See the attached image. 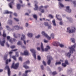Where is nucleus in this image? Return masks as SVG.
<instances>
[{"mask_svg": "<svg viewBox=\"0 0 76 76\" xmlns=\"http://www.w3.org/2000/svg\"><path fill=\"white\" fill-rule=\"evenodd\" d=\"M28 36L30 38H31V37H32L33 34L31 33H28Z\"/></svg>", "mask_w": 76, "mask_h": 76, "instance_id": "aec40b11", "label": "nucleus"}, {"mask_svg": "<svg viewBox=\"0 0 76 76\" xmlns=\"http://www.w3.org/2000/svg\"><path fill=\"white\" fill-rule=\"evenodd\" d=\"M76 30V28L74 27H72L71 28V30H69V34H72L75 32V30Z\"/></svg>", "mask_w": 76, "mask_h": 76, "instance_id": "0eeeda50", "label": "nucleus"}, {"mask_svg": "<svg viewBox=\"0 0 76 76\" xmlns=\"http://www.w3.org/2000/svg\"><path fill=\"white\" fill-rule=\"evenodd\" d=\"M31 72V70H26L25 71V73L23 74V76H28L27 75V73H28V72Z\"/></svg>", "mask_w": 76, "mask_h": 76, "instance_id": "2eb2a0df", "label": "nucleus"}, {"mask_svg": "<svg viewBox=\"0 0 76 76\" xmlns=\"http://www.w3.org/2000/svg\"><path fill=\"white\" fill-rule=\"evenodd\" d=\"M0 43L1 46H4V43H5V40H4L2 42L0 41Z\"/></svg>", "mask_w": 76, "mask_h": 76, "instance_id": "a211bd4d", "label": "nucleus"}, {"mask_svg": "<svg viewBox=\"0 0 76 76\" xmlns=\"http://www.w3.org/2000/svg\"><path fill=\"white\" fill-rule=\"evenodd\" d=\"M52 75H57V72H56V71H54L52 73Z\"/></svg>", "mask_w": 76, "mask_h": 76, "instance_id": "bb28decb", "label": "nucleus"}, {"mask_svg": "<svg viewBox=\"0 0 76 76\" xmlns=\"http://www.w3.org/2000/svg\"><path fill=\"white\" fill-rule=\"evenodd\" d=\"M71 40L72 41V42L73 43H75V39L73 38H71Z\"/></svg>", "mask_w": 76, "mask_h": 76, "instance_id": "473e14b6", "label": "nucleus"}, {"mask_svg": "<svg viewBox=\"0 0 76 76\" xmlns=\"http://www.w3.org/2000/svg\"><path fill=\"white\" fill-rule=\"evenodd\" d=\"M44 24L45 26H48L49 25L48 22H45L44 23Z\"/></svg>", "mask_w": 76, "mask_h": 76, "instance_id": "5701e85b", "label": "nucleus"}, {"mask_svg": "<svg viewBox=\"0 0 76 76\" xmlns=\"http://www.w3.org/2000/svg\"><path fill=\"white\" fill-rule=\"evenodd\" d=\"M33 18L34 19H35L36 20H37V16L36 15H33Z\"/></svg>", "mask_w": 76, "mask_h": 76, "instance_id": "c85d7f7f", "label": "nucleus"}, {"mask_svg": "<svg viewBox=\"0 0 76 76\" xmlns=\"http://www.w3.org/2000/svg\"><path fill=\"white\" fill-rule=\"evenodd\" d=\"M60 25H63V22L62 21H61L59 23Z\"/></svg>", "mask_w": 76, "mask_h": 76, "instance_id": "69168bd1", "label": "nucleus"}, {"mask_svg": "<svg viewBox=\"0 0 76 76\" xmlns=\"http://www.w3.org/2000/svg\"><path fill=\"white\" fill-rule=\"evenodd\" d=\"M18 36L17 37L16 36L15 34H14L13 36L15 38H17V37H20V35L19 34H18Z\"/></svg>", "mask_w": 76, "mask_h": 76, "instance_id": "b1692460", "label": "nucleus"}, {"mask_svg": "<svg viewBox=\"0 0 76 76\" xmlns=\"http://www.w3.org/2000/svg\"><path fill=\"white\" fill-rule=\"evenodd\" d=\"M7 55H5L4 57V60H6L7 59Z\"/></svg>", "mask_w": 76, "mask_h": 76, "instance_id": "e433bc0d", "label": "nucleus"}, {"mask_svg": "<svg viewBox=\"0 0 76 76\" xmlns=\"http://www.w3.org/2000/svg\"><path fill=\"white\" fill-rule=\"evenodd\" d=\"M41 68L42 70H44V66H43V65L41 66Z\"/></svg>", "mask_w": 76, "mask_h": 76, "instance_id": "864d4df0", "label": "nucleus"}, {"mask_svg": "<svg viewBox=\"0 0 76 76\" xmlns=\"http://www.w3.org/2000/svg\"><path fill=\"white\" fill-rule=\"evenodd\" d=\"M20 7H21V5H20V4H17V7L18 9L19 10V9H20Z\"/></svg>", "mask_w": 76, "mask_h": 76, "instance_id": "6ab92c4d", "label": "nucleus"}, {"mask_svg": "<svg viewBox=\"0 0 76 76\" xmlns=\"http://www.w3.org/2000/svg\"><path fill=\"white\" fill-rule=\"evenodd\" d=\"M48 6L47 5V6H45L44 7V8H45V9H46V8H47V7H48Z\"/></svg>", "mask_w": 76, "mask_h": 76, "instance_id": "052dcab7", "label": "nucleus"}, {"mask_svg": "<svg viewBox=\"0 0 76 76\" xmlns=\"http://www.w3.org/2000/svg\"><path fill=\"white\" fill-rule=\"evenodd\" d=\"M29 61L28 60L26 62L24 63L23 67H24L26 69H29V66H27L26 65H25V64H29L30 63Z\"/></svg>", "mask_w": 76, "mask_h": 76, "instance_id": "423d86ee", "label": "nucleus"}, {"mask_svg": "<svg viewBox=\"0 0 76 76\" xmlns=\"http://www.w3.org/2000/svg\"><path fill=\"white\" fill-rule=\"evenodd\" d=\"M17 50H18V49H16L14 50H12V51H17Z\"/></svg>", "mask_w": 76, "mask_h": 76, "instance_id": "e2e57ef3", "label": "nucleus"}, {"mask_svg": "<svg viewBox=\"0 0 76 76\" xmlns=\"http://www.w3.org/2000/svg\"><path fill=\"white\" fill-rule=\"evenodd\" d=\"M30 51L32 53H33V55L34 58L36 59V55L35 54L36 52L35 51V50L33 49H32L30 50Z\"/></svg>", "mask_w": 76, "mask_h": 76, "instance_id": "1a4fd4ad", "label": "nucleus"}, {"mask_svg": "<svg viewBox=\"0 0 76 76\" xmlns=\"http://www.w3.org/2000/svg\"><path fill=\"white\" fill-rule=\"evenodd\" d=\"M37 50H38V51H40V50H41V48H40L39 47H38L37 48Z\"/></svg>", "mask_w": 76, "mask_h": 76, "instance_id": "a18cd8bd", "label": "nucleus"}, {"mask_svg": "<svg viewBox=\"0 0 76 76\" xmlns=\"http://www.w3.org/2000/svg\"><path fill=\"white\" fill-rule=\"evenodd\" d=\"M38 2H37L36 4H35L34 6L35 7L34 8V10H37L38 8V6L37 5Z\"/></svg>", "mask_w": 76, "mask_h": 76, "instance_id": "dca6fc26", "label": "nucleus"}, {"mask_svg": "<svg viewBox=\"0 0 76 76\" xmlns=\"http://www.w3.org/2000/svg\"><path fill=\"white\" fill-rule=\"evenodd\" d=\"M14 19L17 22H19V20L18 19L16 18H14Z\"/></svg>", "mask_w": 76, "mask_h": 76, "instance_id": "79ce46f5", "label": "nucleus"}, {"mask_svg": "<svg viewBox=\"0 0 76 76\" xmlns=\"http://www.w3.org/2000/svg\"><path fill=\"white\" fill-rule=\"evenodd\" d=\"M42 34H43V35H44V37H46V38H47L48 39H51V37L48 36V35H47V34L45 33V31H42Z\"/></svg>", "mask_w": 76, "mask_h": 76, "instance_id": "6e6552de", "label": "nucleus"}, {"mask_svg": "<svg viewBox=\"0 0 76 76\" xmlns=\"http://www.w3.org/2000/svg\"><path fill=\"white\" fill-rule=\"evenodd\" d=\"M26 27H27L28 26V23H26Z\"/></svg>", "mask_w": 76, "mask_h": 76, "instance_id": "774afa93", "label": "nucleus"}, {"mask_svg": "<svg viewBox=\"0 0 76 76\" xmlns=\"http://www.w3.org/2000/svg\"><path fill=\"white\" fill-rule=\"evenodd\" d=\"M6 64H8V60L7 59V60H6Z\"/></svg>", "mask_w": 76, "mask_h": 76, "instance_id": "680f3d73", "label": "nucleus"}, {"mask_svg": "<svg viewBox=\"0 0 76 76\" xmlns=\"http://www.w3.org/2000/svg\"><path fill=\"white\" fill-rule=\"evenodd\" d=\"M15 41H16V39H13V40H12L11 39H10V42L11 43H13V41L15 42Z\"/></svg>", "mask_w": 76, "mask_h": 76, "instance_id": "393cba45", "label": "nucleus"}, {"mask_svg": "<svg viewBox=\"0 0 76 76\" xmlns=\"http://www.w3.org/2000/svg\"><path fill=\"white\" fill-rule=\"evenodd\" d=\"M21 55H22V56H23V55H25V56H28V55H29V52L28 50H26L24 51V53H21Z\"/></svg>", "mask_w": 76, "mask_h": 76, "instance_id": "9b49d317", "label": "nucleus"}, {"mask_svg": "<svg viewBox=\"0 0 76 76\" xmlns=\"http://www.w3.org/2000/svg\"><path fill=\"white\" fill-rule=\"evenodd\" d=\"M50 37L52 38H54V34L53 33H52L50 35Z\"/></svg>", "mask_w": 76, "mask_h": 76, "instance_id": "7c9ffc66", "label": "nucleus"}, {"mask_svg": "<svg viewBox=\"0 0 76 76\" xmlns=\"http://www.w3.org/2000/svg\"><path fill=\"white\" fill-rule=\"evenodd\" d=\"M59 65V64H61V62H56V65Z\"/></svg>", "mask_w": 76, "mask_h": 76, "instance_id": "2f4dec72", "label": "nucleus"}, {"mask_svg": "<svg viewBox=\"0 0 76 76\" xmlns=\"http://www.w3.org/2000/svg\"><path fill=\"white\" fill-rule=\"evenodd\" d=\"M19 60L21 61H22V58L21 57H20L19 58Z\"/></svg>", "mask_w": 76, "mask_h": 76, "instance_id": "58836bf2", "label": "nucleus"}, {"mask_svg": "<svg viewBox=\"0 0 76 76\" xmlns=\"http://www.w3.org/2000/svg\"><path fill=\"white\" fill-rule=\"evenodd\" d=\"M65 63L67 65H68L69 64V63L68 62V61L67 60H66L65 61Z\"/></svg>", "mask_w": 76, "mask_h": 76, "instance_id": "72a5a7b5", "label": "nucleus"}, {"mask_svg": "<svg viewBox=\"0 0 76 76\" xmlns=\"http://www.w3.org/2000/svg\"><path fill=\"white\" fill-rule=\"evenodd\" d=\"M41 13H44V10L43 9V10H42L41 11Z\"/></svg>", "mask_w": 76, "mask_h": 76, "instance_id": "0e129e2a", "label": "nucleus"}, {"mask_svg": "<svg viewBox=\"0 0 76 76\" xmlns=\"http://www.w3.org/2000/svg\"><path fill=\"white\" fill-rule=\"evenodd\" d=\"M2 36L4 38H5V37H6V34H3Z\"/></svg>", "mask_w": 76, "mask_h": 76, "instance_id": "ea45409f", "label": "nucleus"}, {"mask_svg": "<svg viewBox=\"0 0 76 76\" xmlns=\"http://www.w3.org/2000/svg\"><path fill=\"white\" fill-rule=\"evenodd\" d=\"M49 17H50V18H51L52 19H53V16H52V15H51L50 14L49 15Z\"/></svg>", "mask_w": 76, "mask_h": 76, "instance_id": "de8ad7c7", "label": "nucleus"}, {"mask_svg": "<svg viewBox=\"0 0 76 76\" xmlns=\"http://www.w3.org/2000/svg\"><path fill=\"white\" fill-rule=\"evenodd\" d=\"M36 38H39V37H40V35H38L37 36H36Z\"/></svg>", "mask_w": 76, "mask_h": 76, "instance_id": "6e6d98bb", "label": "nucleus"}, {"mask_svg": "<svg viewBox=\"0 0 76 76\" xmlns=\"http://www.w3.org/2000/svg\"><path fill=\"white\" fill-rule=\"evenodd\" d=\"M12 58H13L14 60H16V57L15 56H12Z\"/></svg>", "mask_w": 76, "mask_h": 76, "instance_id": "4c0bfd02", "label": "nucleus"}, {"mask_svg": "<svg viewBox=\"0 0 76 76\" xmlns=\"http://www.w3.org/2000/svg\"><path fill=\"white\" fill-rule=\"evenodd\" d=\"M48 29H51V25H48Z\"/></svg>", "mask_w": 76, "mask_h": 76, "instance_id": "c03bdc74", "label": "nucleus"}, {"mask_svg": "<svg viewBox=\"0 0 76 76\" xmlns=\"http://www.w3.org/2000/svg\"><path fill=\"white\" fill-rule=\"evenodd\" d=\"M52 22L53 24V25L54 26H56V21H55V20L54 19V20L52 21Z\"/></svg>", "mask_w": 76, "mask_h": 76, "instance_id": "4be33fe9", "label": "nucleus"}, {"mask_svg": "<svg viewBox=\"0 0 76 76\" xmlns=\"http://www.w3.org/2000/svg\"><path fill=\"white\" fill-rule=\"evenodd\" d=\"M22 43L20 42V41H19L18 42L17 44L18 45H21Z\"/></svg>", "mask_w": 76, "mask_h": 76, "instance_id": "a19ab883", "label": "nucleus"}, {"mask_svg": "<svg viewBox=\"0 0 76 76\" xmlns=\"http://www.w3.org/2000/svg\"><path fill=\"white\" fill-rule=\"evenodd\" d=\"M41 48L42 49V51L43 52L44 51H48V50L50 49V47L49 45H47L46 46V48H45L44 50V46H43V44H42V43H41Z\"/></svg>", "mask_w": 76, "mask_h": 76, "instance_id": "f03ea898", "label": "nucleus"}, {"mask_svg": "<svg viewBox=\"0 0 76 76\" xmlns=\"http://www.w3.org/2000/svg\"><path fill=\"white\" fill-rule=\"evenodd\" d=\"M10 36H7V39L8 40L10 39Z\"/></svg>", "mask_w": 76, "mask_h": 76, "instance_id": "13d9d810", "label": "nucleus"}, {"mask_svg": "<svg viewBox=\"0 0 76 76\" xmlns=\"http://www.w3.org/2000/svg\"><path fill=\"white\" fill-rule=\"evenodd\" d=\"M58 16H59V15H56V17L57 19H58V20H62V19L61 18H58Z\"/></svg>", "mask_w": 76, "mask_h": 76, "instance_id": "cd10ccee", "label": "nucleus"}, {"mask_svg": "<svg viewBox=\"0 0 76 76\" xmlns=\"http://www.w3.org/2000/svg\"><path fill=\"white\" fill-rule=\"evenodd\" d=\"M22 37H23V38L21 37V40H23V41L24 44L26 45V41H25V40H24V39H25V35L22 34Z\"/></svg>", "mask_w": 76, "mask_h": 76, "instance_id": "ddd939ff", "label": "nucleus"}, {"mask_svg": "<svg viewBox=\"0 0 76 76\" xmlns=\"http://www.w3.org/2000/svg\"><path fill=\"white\" fill-rule=\"evenodd\" d=\"M7 14H9V13H10V14H12V13H13L11 12H10L9 11H7L5 12Z\"/></svg>", "mask_w": 76, "mask_h": 76, "instance_id": "a878e982", "label": "nucleus"}, {"mask_svg": "<svg viewBox=\"0 0 76 76\" xmlns=\"http://www.w3.org/2000/svg\"><path fill=\"white\" fill-rule=\"evenodd\" d=\"M25 15H27V16H29V13H26L25 14Z\"/></svg>", "mask_w": 76, "mask_h": 76, "instance_id": "338daca9", "label": "nucleus"}, {"mask_svg": "<svg viewBox=\"0 0 76 76\" xmlns=\"http://www.w3.org/2000/svg\"><path fill=\"white\" fill-rule=\"evenodd\" d=\"M19 65V63H17L15 64V66H14V63H13L11 67L12 68L15 69H18V68Z\"/></svg>", "mask_w": 76, "mask_h": 76, "instance_id": "39448f33", "label": "nucleus"}, {"mask_svg": "<svg viewBox=\"0 0 76 76\" xmlns=\"http://www.w3.org/2000/svg\"><path fill=\"white\" fill-rule=\"evenodd\" d=\"M27 5H28V6L30 7V6H31V3L29 2L27 4Z\"/></svg>", "mask_w": 76, "mask_h": 76, "instance_id": "5fc2aeb1", "label": "nucleus"}, {"mask_svg": "<svg viewBox=\"0 0 76 76\" xmlns=\"http://www.w3.org/2000/svg\"><path fill=\"white\" fill-rule=\"evenodd\" d=\"M7 1H12V2L10 3L9 4V6L10 8L12 9V6L13 4V2H14V0H7Z\"/></svg>", "mask_w": 76, "mask_h": 76, "instance_id": "9d476101", "label": "nucleus"}, {"mask_svg": "<svg viewBox=\"0 0 76 76\" xmlns=\"http://www.w3.org/2000/svg\"><path fill=\"white\" fill-rule=\"evenodd\" d=\"M8 23L10 25H12V20H9L8 21Z\"/></svg>", "mask_w": 76, "mask_h": 76, "instance_id": "412c9836", "label": "nucleus"}, {"mask_svg": "<svg viewBox=\"0 0 76 76\" xmlns=\"http://www.w3.org/2000/svg\"><path fill=\"white\" fill-rule=\"evenodd\" d=\"M44 42H45V43H47L48 42V41L46 40H45V39H44Z\"/></svg>", "mask_w": 76, "mask_h": 76, "instance_id": "4d7b16f0", "label": "nucleus"}, {"mask_svg": "<svg viewBox=\"0 0 76 76\" xmlns=\"http://www.w3.org/2000/svg\"><path fill=\"white\" fill-rule=\"evenodd\" d=\"M62 66H63V67H65L66 66V64L64 63H62Z\"/></svg>", "mask_w": 76, "mask_h": 76, "instance_id": "c9c22d12", "label": "nucleus"}, {"mask_svg": "<svg viewBox=\"0 0 76 76\" xmlns=\"http://www.w3.org/2000/svg\"><path fill=\"white\" fill-rule=\"evenodd\" d=\"M37 58L38 60H41V57H40L39 56H38Z\"/></svg>", "mask_w": 76, "mask_h": 76, "instance_id": "603ef678", "label": "nucleus"}, {"mask_svg": "<svg viewBox=\"0 0 76 76\" xmlns=\"http://www.w3.org/2000/svg\"><path fill=\"white\" fill-rule=\"evenodd\" d=\"M66 11L68 12V13H70L71 12V10L70 9V7L69 6H67L66 7Z\"/></svg>", "mask_w": 76, "mask_h": 76, "instance_id": "4468645a", "label": "nucleus"}, {"mask_svg": "<svg viewBox=\"0 0 76 76\" xmlns=\"http://www.w3.org/2000/svg\"><path fill=\"white\" fill-rule=\"evenodd\" d=\"M75 47H76V44H75L73 46H71V47H69V50H69V52L65 54L66 56H67V57L70 58L72 54V53H73V51H75Z\"/></svg>", "mask_w": 76, "mask_h": 76, "instance_id": "f257e3e1", "label": "nucleus"}, {"mask_svg": "<svg viewBox=\"0 0 76 76\" xmlns=\"http://www.w3.org/2000/svg\"><path fill=\"white\" fill-rule=\"evenodd\" d=\"M47 58L48 59H49L47 62V63L48 65H50L51 63V60H53V58L51 56H47Z\"/></svg>", "mask_w": 76, "mask_h": 76, "instance_id": "20e7f679", "label": "nucleus"}, {"mask_svg": "<svg viewBox=\"0 0 76 76\" xmlns=\"http://www.w3.org/2000/svg\"><path fill=\"white\" fill-rule=\"evenodd\" d=\"M5 69H7L8 70V76H10V68L8 66H7L5 67Z\"/></svg>", "mask_w": 76, "mask_h": 76, "instance_id": "f8f14e48", "label": "nucleus"}, {"mask_svg": "<svg viewBox=\"0 0 76 76\" xmlns=\"http://www.w3.org/2000/svg\"><path fill=\"white\" fill-rule=\"evenodd\" d=\"M3 29V28H1V23H0V30H1Z\"/></svg>", "mask_w": 76, "mask_h": 76, "instance_id": "8fccbe9b", "label": "nucleus"}, {"mask_svg": "<svg viewBox=\"0 0 76 76\" xmlns=\"http://www.w3.org/2000/svg\"><path fill=\"white\" fill-rule=\"evenodd\" d=\"M73 2V4H74V6L75 7L76 6V1H75Z\"/></svg>", "mask_w": 76, "mask_h": 76, "instance_id": "09e8293b", "label": "nucleus"}, {"mask_svg": "<svg viewBox=\"0 0 76 76\" xmlns=\"http://www.w3.org/2000/svg\"><path fill=\"white\" fill-rule=\"evenodd\" d=\"M59 5L60 6H61L62 7H64V5L62 4H61V3L59 2Z\"/></svg>", "mask_w": 76, "mask_h": 76, "instance_id": "c756f323", "label": "nucleus"}, {"mask_svg": "<svg viewBox=\"0 0 76 76\" xmlns=\"http://www.w3.org/2000/svg\"><path fill=\"white\" fill-rule=\"evenodd\" d=\"M6 28H7V30H8V31H9V29H10V28L8 26H7Z\"/></svg>", "mask_w": 76, "mask_h": 76, "instance_id": "f704fd0d", "label": "nucleus"}, {"mask_svg": "<svg viewBox=\"0 0 76 76\" xmlns=\"http://www.w3.org/2000/svg\"><path fill=\"white\" fill-rule=\"evenodd\" d=\"M13 28L15 29V30H19V27L18 26H16L13 27Z\"/></svg>", "mask_w": 76, "mask_h": 76, "instance_id": "f3484780", "label": "nucleus"}, {"mask_svg": "<svg viewBox=\"0 0 76 76\" xmlns=\"http://www.w3.org/2000/svg\"><path fill=\"white\" fill-rule=\"evenodd\" d=\"M10 48L12 49L14 48H15V46L14 45L11 46Z\"/></svg>", "mask_w": 76, "mask_h": 76, "instance_id": "3c124183", "label": "nucleus"}, {"mask_svg": "<svg viewBox=\"0 0 76 76\" xmlns=\"http://www.w3.org/2000/svg\"><path fill=\"white\" fill-rule=\"evenodd\" d=\"M14 16H18V15H17V14L16 13H15L14 14Z\"/></svg>", "mask_w": 76, "mask_h": 76, "instance_id": "bf43d9fd", "label": "nucleus"}, {"mask_svg": "<svg viewBox=\"0 0 76 76\" xmlns=\"http://www.w3.org/2000/svg\"><path fill=\"white\" fill-rule=\"evenodd\" d=\"M42 63H43V64L44 66H46V63H45V61H43L42 62Z\"/></svg>", "mask_w": 76, "mask_h": 76, "instance_id": "37998d69", "label": "nucleus"}, {"mask_svg": "<svg viewBox=\"0 0 76 76\" xmlns=\"http://www.w3.org/2000/svg\"><path fill=\"white\" fill-rule=\"evenodd\" d=\"M16 56L17 57H19V54H18V52H16Z\"/></svg>", "mask_w": 76, "mask_h": 76, "instance_id": "49530a36", "label": "nucleus"}, {"mask_svg": "<svg viewBox=\"0 0 76 76\" xmlns=\"http://www.w3.org/2000/svg\"><path fill=\"white\" fill-rule=\"evenodd\" d=\"M53 45L54 46H56V47H58L59 45V46L61 47H64V45H63L62 44H60L58 42H57L53 43Z\"/></svg>", "mask_w": 76, "mask_h": 76, "instance_id": "7ed1b4c3", "label": "nucleus"}]
</instances>
